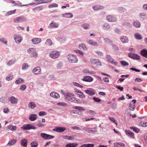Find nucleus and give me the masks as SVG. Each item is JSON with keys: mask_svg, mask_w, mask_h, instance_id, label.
I'll use <instances>...</instances> for the list:
<instances>
[{"mask_svg": "<svg viewBox=\"0 0 147 147\" xmlns=\"http://www.w3.org/2000/svg\"><path fill=\"white\" fill-rule=\"evenodd\" d=\"M64 138L65 139H67V140H71L72 139L73 137L70 136H65L64 137Z\"/></svg>", "mask_w": 147, "mask_h": 147, "instance_id": "63", "label": "nucleus"}, {"mask_svg": "<svg viewBox=\"0 0 147 147\" xmlns=\"http://www.w3.org/2000/svg\"><path fill=\"white\" fill-rule=\"evenodd\" d=\"M30 145L31 147H37L38 145V143L35 142H32Z\"/></svg>", "mask_w": 147, "mask_h": 147, "instance_id": "46", "label": "nucleus"}, {"mask_svg": "<svg viewBox=\"0 0 147 147\" xmlns=\"http://www.w3.org/2000/svg\"><path fill=\"white\" fill-rule=\"evenodd\" d=\"M73 84L75 86L80 87V88H82L83 87V86H82L80 85V84H79L77 82H73Z\"/></svg>", "mask_w": 147, "mask_h": 147, "instance_id": "44", "label": "nucleus"}, {"mask_svg": "<svg viewBox=\"0 0 147 147\" xmlns=\"http://www.w3.org/2000/svg\"><path fill=\"white\" fill-rule=\"evenodd\" d=\"M46 43L49 45H51L52 44V42L51 40L49 39L47 40Z\"/></svg>", "mask_w": 147, "mask_h": 147, "instance_id": "54", "label": "nucleus"}, {"mask_svg": "<svg viewBox=\"0 0 147 147\" xmlns=\"http://www.w3.org/2000/svg\"><path fill=\"white\" fill-rule=\"evenodd\" d=\"M125 133L127 135L131 137L132 138H134V134L129 129L126 130L125 131Z\"/></svg>", "mask_w": 147, "mask_h": 147, "instance_id": "15", "label": "nucleus"}, {"mask_svg": "<svg viewBox=\"0 0 147 147\" xmlns=\"http://www.w3.org/2000/svg\"><path fill=\"white\" fill-rule=\"evenodd\" d=\"M59 25L55 22H51L49 25V27L51 28L52 27L57 28L58 27Z\"/></svg>", "mask_w": 147, "mask_h": 147, "instance_id": "27", "label": "nucleus"}, {"mask_svg": "<svg viewBox=\"0 0 147 147\" xmlns=\"http://www.w3.org/2000/svg\"><path fill=\"white\" fill-rule=\"evenodd\" d=\"M71 128L73 130L76 129L79 130H81V129L79 127L77 126H72L71 127Z\"/></svg>", "mask_w": 147, "mask_h": 147, "instance_id": "57", "label": "nucleus"}, {"mask_svg": "<svg viewBox=\"0 0 147 147\" xmlns=\"http://www.w3.org/2000/svg\"><path fill=\"white\" fill-rule=\"evenodd\" d=\"M94 144H84L82 146L80 147H94Z\"/></svg>", "mask_w": 147, "mask_h": 147, "instance_id": "29", "label": "nucleus"}, {"mask_svg": "<svg viewBox=\"0 0 147 147\" xmlns=\"http://www.w3.org/2000/svg\"><path fill=\"white\" fill-rule=\"evenodd\" d=\"M107 20L109 22H114L116 21V18L112 16H108L106 17Z\"/></svg>", "mask_w": 147, "mask_h": 147, "instance_id": "12", "label": "nucleus"}, {"mask_svg": "<svg viewBox=\"0 0 147 147\" xmlns=\"http://www.w3.org/2000/svg\"><path fill=\"white\" fill-rule=\"evenodd\" d=\"M142 80L140 78H136V79L135 80V82H142Z\"/></svg>", "mask_w": 147, "mask_h": 147, "instance_id": "64", "label": "nucleus"}, {"mask_svg": "<svg viewBox=\"0 0 147 147\" xmlns=\"http://www.w3.org/2000/svg\"><path fill=\"white\" fill-rule=\"evenodd\" d=\"M21 145L24 147H26L27 145V140L24 139L22 140L21 142Z\"/></svg>", "mask_w": 147, "mask_h": 147, "instance_id": "26", "label": "nucleus"}, {"mask_svg": "<svg viewBox=\"0 0 147 147\" xmlns=\"http://www.w3.org/2000/svg\"><path fill=\"white\" fill-rule=\"evenodd\" d=\"M59 55V53L58 51H53L50 52V56L51 58L55 59L58 57Z\"/></svg>", "mask_w": 147, "mask_h": 147, "instance_id": "3", "label": "nucleus"}, {"mask_svg": "<svg viewBox=\"0 0 147 147\" xmlns=\"http://www.w3.org/2000/svg\"><path fill=\"white\" fill-rule=\"evenodd\" d=\"M31 41L33 44H38L41 41V40L40 38H34L32 39Z\"/></svg>", "mask_w": 147, "mask_h": 147, "instance_id": "22", "label": "nucleus"}, {"mask_svg": "<svg viewBox=\"0 0 147 147\" xmlns=\"http://www.w3.org/2000/svg\"><path fill=\"white\" fill-rule=\"evenodd\" d=\"M58 6V5L56 3H54L50 5H49L48 7L49 8H51L52 7H57Z\"/></svg>", "mask_w": 147, "mask_h": 147, "instance_id": "41", "label": "nucleus"}, {"mask_svg": "<svg viewBox=\"0 0 147 147\" xmlns=\"http://www.w3.org/2000/svg\"><path fill=\"white\" fill-rule=\"evenodd\" d=\"M82 27L84 29H87L89 28V25L88 24L85 23L82 25Z\"/></svg>", "mask_w": 147, "mask_h": 147, "instance_id": "47", "label": "nucleus"}, {"mask_svg": "<svg viewBox=\"0 0 147 147\" xmlns=\"http://www.w3.org/2000/svg\"><path fill=\"white\" fill-rule=\"evenodd\" d=\"M139 125L143 127H147V122H146L145 123L141 122Z\"/></svg>", "mask_w": 147, "mask_h": 147, "instance_id": "53", "label": "nucleus"}, {"mask_svg": "<svg viewBox=\"0 0 147 147\" xmlns=\"http://www.w3.org/2000/svg\"><path fill=\"white\" fill-rule=\"evenodd\" d=\"M65 129V128L58 127H55L53 130L58 132H63L64 131Z\"/></svg>", "mask_w": 147, "mask_h": 147, "instance_id": "11", "label": "nucleus"}, {"mask_svg": "<svg viewBox=\"0 0 147 147\" xmlns=\"http://www.w3.org/2000/svg\"><path fill=\"white\" fill-rule=\"evenodd\" d=\"M16 142V140L15 139H13L12 140L9 141L7 144L9 146H11L14 145Z\"/></svg>", "mask_w": 147, "mask_h": 147, "instance_id": "32", "label": "nucleus"}, {"mask_svg": "<svg viewBox=\"0 0 147 147\" xmlns=\"http://www.w3.org/2000/svg\"><path fill=\"white\" fill-rule=\"evenodd\" d=\"M65 96L67 100L73 102L76 100L75 95L72 93H67L65 95Z\"/></svg>", "mask_w": 147, "mask_h": 147, "instance_id": "1", "label": "nucleus"}, {"mask_svg": "<svg viewBox=\"0 0 147 147\" xmlns=\"http://www.w3.org/2000/svg\"><path fill=\"white\" fill-rule=\"evenodd\" d=\"M13 78V76L12 75H10V76H7L6 78V80L8 81H9L11 80Z\"/></svg>", "mask_w": 147, "mask_h": 147, "instance_id": "51", "label": "nucleus"}, {"mask_svg": "<svg viewBox=\"0 0 147 147\" xmlns=\"http://www.w3.org/2000/svg\"><path fill=\"white\" fill-rule=\"evenodd\" d=\"M68 60L71 63H76L78 61V59L76 56L72 54L68 55L67 56Z\"/></svg>", "mask_w": 147, "mask_h": 147, "instance_id": "2", "label": "nucleus"}, {"mask_svg": "<svg viewBox=\"0 0 147 147\" xmlns=\"http://www.w3.org/2000/svg\"><path fill=\"white\" fill-rule=\"evenodd\" d=\"M28 106L31 109H34L36 107V105L34 102H31L29 103Z\"/></svg>", "mask_w": 147, "mask_h": 147, "instance_id": "25", "label": "nucleus"}, {"mask_svg": "<svg viewBox=\"0 0 147 147\" xmlns=\"http://www.w3.org/2000/svg\"><path fill=\"white\" fill-rule=\"evenodd\" d=\"M50 95L53 98H59L60 97L59 94L58 93L55 92H51L50 94Z\"/></svg>", "mask_w": 147, "mask_h": 147, "instance_id": "18", "label": "nucleus"}, {"mask_svg": "<svg viewBox=\"0 0 147 147\" xmlns=\"http://www.w3.org/2000/svg\"><path fill=\"white\" fill-rule=\"evenodd\" d=\"M14 38L16 43L20 44L22 40V37L18 34H16L14 35Z\"/></svg>", "mask_w": 147, "mask_h": 147, "instance_id": "5", "label": "nucleus"}, {"mask_svg": "<svg viewBox=\"0 0 147 147\" xmlns=\"http://www.w3.org/2000/svg\"><path fill=\"white\" fill-rule=\"evenodd\" d=\"M74 109L79 111H84V109L83 108L80 106H75L74 107Z\"/></svg>", "mask_w": 147, "mask_h": 147, "instance_id": "48", "label": "nucleus"}, {"mask_svg": "<svg viewBox=\"0 0 147 147\" xmlns=\"http://www.w3.org/2000/svg\"><path fill=\"white\" fill-rule=\"evenodd\" d=\"M15 62V61L13 60H11L9 61L8 63H7V65H11L13 64Z\"/></svg>", "mask_w": 147, "mask_h": 147, "instance_id": "58", "label": "nucleus"}, {"mask_svg": "<svg viewBox=\"0 0 147 147\" xmlns=\"http://www.w3.org/2000/svg\"><path fill=\"white\" fill-rule=\"evenodd\" d=\"M107 59L111 63L115 64V65H117L118 63L117 61H114L113 59L109 55H107Z\"/></svg>", "mask_w": 147, "mask_h": 147, "instance_id": "13", "label": "nucleus"}, {"mask_svg": "<svg viewBox=\"0 0 147 147\" xmlns=\"http://www.w3.org/2000/svg\"><path fill=\"white\" fill-rule=\"evenodd\" d=\"M121 64L123 66H127L129 65V63L124 61H121Z\"/></svg>", "mask_w": 147, "mask_h": 147, "instance_id": "56", "label": "nucleus"}, {"mask_svg": "<svg viewBox=\"0 0 147 147\" xmlns=\"http://www.w3.org/2000/svg\"><path fill=\"white\" fill-rule=\"evenodd\" d=\"M7 127L8 128L12 131H15L16 130L17 128V127L16 126H13L12 125H9Z\"/></svg>", "mask_w": 147, "mask_h": 147, "instance_id": "28", "label": "nucleus"}, {"mask_svg": "<svg viewBox=\"0 0 147 147\" xmlns=\"http://www.w3.org/2000/svg\"><path fill=\"white\" fill-rule=\"evenodd\" d=\"M135 37L138 40H141L142 39L141 35L139 34L136 33L135 34Z\"/></svg>", "mask_w": 147, "mask_h": 147, "instance_id": "40", "label": "nucleus"}, {"mask_svg": "<svg viewBox=\"0 0 147 147\" xmlns=\"http://www.w3.org/2000/svg\"><path fill=\"white\" fill-rule=\"evenodd\" d=\"M141 55L144 57L147 58V50L144 49L141 50Z\"/></svg>", "mask_w": 147, "mask_h": 147, "instance_id": "20", "label": "nucleus"}, {"mask_svg": "<svg viewBox=\"0 0 147 147\" xmlns=\"http://www.w3.org/2000/svg\"><path fill=\"white\" fill-rule=\"evenodd\" d=\"M36 127L30 124H25L22 127V128L24 130H29L31 129H35Z\"/></svg>", "mask_w": 147, "mask_h": 147, "instance_id": "7", "label": "nucleus"}, {"mask_svg": "<svg viewBox=\"0 0 147 147\" xmlns=\"http://www.w3.org/2000/svg\"><path fill=\"white\" fill-rule=\"evenodd\" d=\"M109 119L111 121L113 122L116 124V126H117V121L113 117H109Z\"/></svg>", "mask_w": 147, "mask_h": 147, "instance_id": "45", "label": "nucleus"}, {"mask_svg": "<svg viewBox=\"0 0 147 147\" xmlns=\"http://www.w3.org/2000/svg\"><path fill=\"white\" fill-rule=\"evenodd\" d=\"M125 144L121 142H115L114 144V147H124Z\"/></svg>", "mask_w": 147, "mask_h": 147, "instance_id": "23", "label": "nucleus"}, {"mask_svg": "<svg viewBox=\"0 0 147 147\" xmlns=\"http://www.w3.org/2000/svg\"><path fill=\"white\" fill-rule=\"evenodd\" d=\"M79 47L80 49H86L85 45L84 44H81L79 46Z\"/></svg>", "mask_w": 147, "mask_h": 147, "instance_id": "42", "label": "nucleus"}, {"mask_svg": "<svg viewBox=\"0 0 147 147\" xmlns=\"http://www.w3.org/2000/svg\"><path fill=\"white\" fill-rule=\"evenodd\" d=\"M140 16L141 17V18L143 20L145 19H146L147 18V15L145 13H141L140 14Z\"/></svg>", "mask_w": 147, "mask_h": 147, "instance_id": "33", "label": "nucleus"}, {"mask_svg": "<svg viewBox=\"0 0 147 147\" xmlns=\"http://www.w3.org/2000/svg\"><path fill=\"white\" fill-rule=\"evenodd\" d=\"M88 44L93 46L98 45L97 43L92 40H89L88 42Z\"/></svg>", "mask_w": 147, "mask_h": 147, "instance_id": "30", "label": "nucleus"}, {"mask_svg": "<svg viewBox=\"0 0 147 147\" xmlns=\"http://www.w3.org/2000/svg\"><path fill=\"white\" fill-rule=\"evenodd\" d=\"M9 101L11 103L13 104H16L18 101L17 99L14 96H12L11 98L9 99Z\"/></svg>", "mask_w": 147, "mask_h": 147, "instance_id": "16", "label": "nucleus"}, {"mask_svg": "<svg viewBox=\"0 0 147 147\" xmlns=\"http://www.w3.org/2000/svg\"><path fill=\"white\" fill-rule=\"evenodd\" d=\"M24 82V80L20 78H19L16 80L15 83L16 84H19L22 82Z\"/></svg>", "mask_w": 147, "mask_h": 147, "instance_id": "35", "label": "nucleus"}, {"mask_svg": "<svg viewBox=\"0 0 147 147\" xmlns=\"http://www.w3.org/2000/svg\"><path fill=\"white\" fill-rule=\"evenodd\" d=\"M26 88V86L25 85H22L20 87V89L22 90H25Z\"/></svg>", "mask_w": 147, "mask_h": 147, "instance_id": "60", "label": "nucleus"}, {"mask_svg": "<svg viewBox=\"0 0 147 147\" xmlns=\"http://www.w3.org/2000/svg\"><path fill=\"white\" fill-rule=\"evenodd\" d=\"M93 9L95 10H97L98 9H101L103 8V7L99 5H96L92 7Z\"/></svg>", "mask_w": 147, "mask_h": 147, "instance_id": "38", "label": "nucleus"}, {"mask_svg": "<svg viewBox=\"0 0 147 147\" xmlns=\"http://www.w3.org/2000/svg\"><path fill=\"white\" fill-rule=\"evenodd\" d=\"M40 135L42 138L46 140L52 139L54 138V136H53L45 133H42L40 134Z\"/></svg>", "mask_w": 147, "mask_h": 147, "instance_id": "8", "label": "nucleus"}, {"mask_svg": "<svg viewBox=\"0 0 147 147\" xmlns=\"http://www.w3.org/2000/svg\"><path fill=\"white\" fill-rule=\"evenodd\" d=\"M37 116L36 114H33L30 115L29 117V119L31 121L35 120L36 119Z\"/></svg>", "mask_w": 147, "mask_h": 147, "instance_id": "24", "label": "nucleus"}, {"mask_svg": "<svg viewBox=\"0 0 147 147\" xmlns=\"http://www.w3.org/2000/svg\"><path fill=\"white\" fill-rule=\"evenodd\" d=\"M45 125L44 124H42V123L40 120L39 121L38 123L37 124V125L39 127H44L45 126Z\"/></svg>", "mask_w": 147, "mask_h": 147, "instance_id": "61", "label": "nucleus"}, {"mask_svg": "<svg viewBox=\"0 0 147 147\" xmlns=\"http://www.w3.org/2000/svg\"><path fill=\"white\" fill-rule=\"evenodd\" d=\"M38 115L40 116H43L46 115L47 113L44 111H40Z\"/></svg>", "mask_w": 147, "mask_h": 147, "instance_id": "55", "label": "nucleus"}, {"mask_svg": "<svg viewBox=\"0 0 147 147\" xmlns=\"http://www.w3.org/2000/svg\"><path fill=\"white\" fill-rule=\"evenodd\" d=\"M84 81L87 82H91L93 80V78L90 76H86L82 79Z\"/></svg>", "mask_w": 147, "mask_h": 147, "instance_id": "19", "label": "nucleus"}, {"mask_svg": "<svg viewBox=\"0 0 147 147\" xmlns=\"http://www.w3.org/2000/svg\"><path fill=\"white\" fill-rule=\"evenodd\" d=\"M93 99L96 102H99L101 101V100L98 98L93 97Z\"/></svg>", "mask_w": 147, "mask_h": 147, "instance_id": "62", "label": "nucleus"}, {"mask_svg": "<svg viewBox=\"0 0 147 147\" xmlns=\"http://www.w3.org/2000/svg\"><path fill=\"white\" fill-rule=\"evenodd\" d=\"M16 11V9H15L14 10H11L9 11H8L7 13H6L5 15V16H7L9 15H11L12 14H14L15 13Z\"/></svg>", "mask_w": 147, "mask_h": 147, "instance_id": "37", "label": "nucleus"}, {"mask_svg": "<svg viewBox=\"0 0 147 147\" xmlns=\"http://www.w3.org/2000/svg\"><path fill=\"white\" fill-rule=\"evenodd\" d=\"M85 92L86 94H88L90 95H93L95 94V93L90 90H87L85 91Z\"/></svg>", "mask_w": 147, "mask_h": 147, "instance_id": "34", "label": "nucleus"}, {"mask_svg": "<svg viewBox=\"0 0 147 147\" xmlns=\"http://www.w3.org/2000/svg\"><path fill=\"white\" fill-rule=\"evenodd\" d=\"M80 94H77V95L79 96L80 98H85V96L83 92H80Z\"/></svg>", "mask_w": 147, "mask_h": 147, "instance_id": "43", "label": "nucleus"}, {"mask_svg": "<svg viewBox=\"0 0 147 147\" xmlns=\"http://www.w3.org/2000/svg\"><path fill=\"white\" fill-rule=\"evenodd\" d=\"M26 20V19L24 17L20 16L15 18L13 20V21L15 23H17L23 22Z\"/></svg>", "mask_w": 147, "mask_h": 147, "instance_id": "6", "label": "nucleus"}, {"mask_svg": "<svg viewBox=\"0 0 147 147\" xmlns=\"http://www.w3.org/2000/svg\"><path fill=\"white\" fill-rule=\"evenodd\" d=\"M73 15L71 13H66L63 14V16L65 18H72Z\"/></svg>", "mask_w": 147, "mask_h": 147, "instance_id": "39", "label": "nucleus"}, {"mask_svg": "<svg viewBox=\"0 0 147 147\" xmlns=\"http://www.w3.org/2000/svg\"><path fill=\"white\" fill-rule=\"evenodd\" d=\"M40 71L41 68L40 67H37L33 70L32 72L35 74H40Z\"/></svg>", "mask_w": 147, "mask_h": 147, "instance_id": "14", "label": "nucleus"}, {"mask_svg": "<svg viewBox=\"0 0 147 147\" xmlns=\"http://www.w3.org/2000/svg\"><path fill=\"white\" fill-rule=\"evenodd\" d=\"M88 112L90 115H91L92 116H94L96 114L95 112L92 110H89L88 111Z\"/></svg>", "mask_w": 147, "mask_h": 147, "instance_id": "50", "label": "nucleus"}, {"mask_svg": "<svg viewBox=\"0 0 147 147\" xmlns=\"http://www.w3.org/2000/svg\"><path fill=\"white\" fill-rule=\"evenodd\" d=\"M134 25L136 28H140L141 26V24L139 22L135 21L134 22Z\"/></svg>", "mask_w": 147, "mask_h": 147, "instance_id": "36", "label": "nucleus"}, {"mask_svg": "<svg viewBox=\"0 0 147 147\" xmlns=\"http://www.w3.org/2000/svg\"><path fill=\"white\" fill-rule=\"evenodd\" d=\"M102 28L104 29H109L110 28V25L107 23H105L102 26Z\"/></svg>", "mask_w": 147, "mask_h": 147, "instance_id": "31", "label": "nucleus"}, {"mask_svg": "<svg viewBox=\"0 0 147 147\" xmlns=\"http://www.w3.org/2000/svg\"><path fill=\"white\" fill-rule=\"evenodd\" d=\"M95 64L96 66H100L101 65V63L100 61L98 59H96Z\"/></svg>", "mask_w": 147, "mask_h": 147, "instance_id": "49", "label": "nucleus"}, {"mask_svg": "<svg viewBox=\"0 0 147 147\" xmlns=\"http://www.w3.org/2000/svg\"><path fill=\"white\" fill-rule=\"evenodd\" d=\"M28 67V64H24L22 65V69L25 70L27 69Z\"/></svg>", "mask_w": 147, "mask_h": 147, "instance_id": "52", "label": "nucleus"}, {"mask_svg": "<svg viewBox=\"0 0 147 147\" xmlns=\"http://www.w3.org/2000/svg\"><path fill=\"white\" fill-rule=\"evenodd\" d=\"M128 56L130 58L134 59L139 60L140 59V57L136 54H135L133 53H129L128 55Z\"/></svg>", "mask_w": 147, "mask_h": 147, "instance_id": "9", "label": "nucleus"}, {"mask_svg": "<svg viewBox=\"0 0 147 147\" xmlns=\"http://www.w3.org/2000/svg\"><path fill=\"white\" fill-rule=\"evenodd\" d=\"M96 59H90V61L92 64L94 65L95 64V61Z\"/></svg>", "mask_w": 147, "mask_h": 147, "instance_id": "59", "label": "nucleus"}, {"mask_svg": "<svg viewBox=\"0 0 147 147\" xmlns=\"http://www.w3.org/2000/svg\"><path fill=\"white\" fill-rule=\"evenodd\" d=\"M78 145L77 143H69L66 144V147H76Z\"/></svg>", "mask_w": 147, "mask_h": 147, "instance_id": "21", "label": "nucleus"}, {"mask_svg": "<svg viewBox=\"0 0 147 147\" xmlns=\"http://www.w3.org/2000/svg\"><path fill=\"white\" fill-rule=\"evenodd\" d=\"M120 39L121 41L123 43H127L128 42V38L126 36H122Z\"/></svg>", "mask_w": 147, "mask_h": 147, "instance_id": "17", "label": "nucleus"}, {"mask_svg": "<svg viewBox=\"0 0 147 147\" xmlns=\"http://www.w3.org/2000/svg\"><path fill=\"white\" fill-rule=\"evenodd\" d=\"M82 130L89 133H93L97 132L96 129L94 128L91 129L90 128L84 127L83 128Z\"/></svg>", "mask_w": 147, "mask_h": 147, "instance_id": "4", "label": "nucleus"}, {"mask_svg": "<svg viewBox=\"0 0 147 147\" xmlns=\"http://www.w3.org/2000/svg\"><path fill=\"white\" fill-rule=\"evenodd\" d=\"M132 101L133 102L132 104L131 103H130L129 106V108L130 110L134 111L136 107L135 103L136 102V100H133Z\"/></svg>", "mask_w": 147, "mask_h": 147, "instance_id": "10", "label": "nucleus"}]
</instances>
